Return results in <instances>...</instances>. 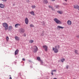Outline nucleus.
I'll use <instances>...</instances> for the list:
<instances>
[{
	"mask_svg": "<svg viewBox=\"0 0 79 79\" xmlns=\"http://www.w3.org/2000/svg\"><path fill=\"white\" fill-rule=\"evenodd\" d=\"M59 28H61V29H63L64 28V27H62L60 26H57V29H59Z\"/></svg>",
	"mask_w": 79,
	"mask_h": 79,
	"instance_id": "f3484780",
	"label": "nucleus"
},
{
	"mask_svg": "<svg viewBox=\"0 0 79 79\" xmlns=\"http://www.w3.org/2000/svg\"><path fill=\"white\" fill-rule=\"evenodd\" d=\"M78 51L77 50H75V53H76V54H78V53L77 52H78Z\"/></svg>",
	"mask_w": 79,
	"mask_h": 79,
	"instance_id": "5701e85b",
	"label": "nucleus"
},
{
	"mask_svg": "<svg viewBox=\"0 0 79 79\" xmlns=\"http://www.w3.org/2000/svg\"><path fill=\"white\" fill-rule=\"evenodd\" d=\"M44 3H48V1L47 0H44L43 1Z\"/></svg>",
	"mask_w": 79,
	"mask_h": 79,
	"instance_id": "f8f14e48",
	"label": "nucleus"
},
{
	"mask_svg": "<svg viewBox=\"0 0 79 79\" xmlns=\"http://www.w3.org/2000/svg\"><path fill=\"white\" fill-rule=\"evenodd\" d=\"M54 71L55 72H56V70H52V71H51V72H54Z\"/></svg>",
	"mask_w": 79,
	"mask_h": 79,
	"instance_id": "bb28decb",
	"label": "nucleus"
},
{
	"mask_svg": "<svg viewBox=\"0 0 79 79\" xmlns=\"http://www.w3.org/2000/svg\"><path fill=\"white\" fill-rule=\"evenodd\" d=\"M64 1L66 2H67V0H64Z\"/></svg>",
	"mask_w": 79,
	"mask_h": 79,
	"instance_id": "4c0bfd02",
	"label": "nucleus"
},
{
	"mask_svg": "<svg viewBox=\"0 0 79 79\" xmlns=\"http://www.w3.org/2000/svg\"><path fill=\"white\" fill-rule=\"evenodd\" d=\"M25 31V30H24L23 29H22L21 30V33H24V31Z\"/></svg>",
	"mask_w": 79,
	"mask_h": 79,
	"instance_id": "9b49d317",
	"label": "nucleus"
},
{
	"mask_svg": "<svg viewBox=\"0 0 79 79\" xmlns=\"http://www.w3.org/2000/svg\"><path fill=\"white\" fill-rule=\"evenodd\" d=\"M9 30H10V29H13V27L11 26H10L9 27Z\"/></svg>",
	"mask_w": 79,
	"mask_h": 79,
	"instance_id": "aec40b11",
	"label": "nucleus"
},
{
	"mask_svg": "<svg viewBox=\"0 0 79 79\" xmlns=\"http://www.w3.org/2000/svg\"><path fill=\"white\" fill-rule=\"evenodd\" d=\"M73 7L75 9H78V8H79V6L78 5H74Z\"/></svg>",
	"mask_w": 79,
	"mask_h": 79,
	"instance_id": "6e6552de",
	"label": "nucleus"
},
{
	"mask_svg": "<svg viewBox=\"0 0 79 79\" xmlns=\"http://www.w3.org/2000/svg\"><path fill=\"white\" fill-rule=\"evenodd\" d=\"M3 27L5 28V31L8 30V24L6 23H3L2 24Z\"/></svg>",
	"mask_w": 79,
	"mask_h": 79,
	"instance_id": "f03ea898",
	"label": "nucleus"
},
{
	"mask_svg": "<svg viewBox=\"0 0 79 79\" xmlns=\"http://www.w3.org/2000/svg\"><path fill=\"white\" fill-rule=\"evenodd\" d=\"M51 9H52V10L53 11V10H54V9H53V8L52 7L51 8Z\"/></svg>",
	"mask_w": 79,
	"mask_h": 79,
	"instance_id": "c756f323",
	"label": "nucleus"
},
{
	"mask_svg": "<svg viewBox=\"0 0 79 79\" xmlns=\"http://www.w3.org/2000/svg\"><path fill=\"white\" fill-rule=\"evenodd\" d=\"M15 40H19V38L16 36L15 37Z\"/></svg>",
	"mask_w": 79,
	"mask_h": 79,
	"instance_id": "dca6fc26",
	"label": "nucleus"
},
{
	"mask_svg": "<svg viewBox=\"0 0 79 79\" xmlns=\"http://www.w3.org/2000/svg\"><path fill=\"white\" fill-rule=\"evenodd\" d=\"M44 32H45V31H42V32L41 33V35H44Z\"/></svg>",
	"mask_w": 79,
	"mask_h": 79,
	"instance_id": "4be33fe9",
	"label": "nucleus"
},
{
	"mask_svg": "<svg viewBox=\"0 0 79 79\" xmlns=\"http://www.w3.org/2000/svg\"><path fill=\"white\" fill-rule=\"evenodd\" d=\"M66 68L67 69H68V66L67 65L66 66Z\"/></svg>",
	"mask_w": 79,
	"mask_h": 79,
	"instance_id": "473e14b6",
	"label": "nucleus"
},
{
	"mask_svg": "<svg viewBox=\"0 0 79 79\" xmlns=\"http://www.w3.org/2000/svg\"><path fill=\"white\" fill-rule=\"evenodd\" d=\"M5 7V5L2 4H0V8H3Z\"/></svg>",
	"mask_w": 79,
	"mask_h": 79,
	"instance_id": "1a4fd4ad",
	"label": "nucleus"
},
{
	"mask_svg": "<svg viewBox=\"0 0 79 79\" xmlns=\"http://www.w3.org/2000/svg\"><path fill=\"white\" fill-rule=\"evenodd\" d=\"M20 26V25L19 24H16L15 25V27H16V28L18 27V26Z\"/></svg>",
	"mask_w": 79,
	"mask_h": 79,
	"instance_id": "4468645a",
	"label": "nucleus"
},
{
	"mask_svg": "<svg viewBox=\"0 0 79 79\" xmlns=\"http://www.w3.org/2000/svg\"><path fill=\"white\" fill-rule=\"evenodd\" d=\"M22 60H23V61H25V58H23L22 59Z\"/></svg>",
	"mask_w": 79,
	"mask_h": 79,
	"instance_id": "2f4dec72",
	"label": "nucleus"
},
{
	"mask_svg": "<svg viewBox=\"0 0 79 79\" xmlns=\"http://www.w3.org/2000/svg\"><path fill=\"white\" fill-rule=\"evenodd\" d=\"M32 8L33 9L34 8H35V5H33L31 6Z\"/></svg>",
	"mask_w": 79,
	"mask_h": 79,
	"instance_id": "393cba45",
	"label": "nucleus"
},
{
	"mask_svg": "<svg viewBox=\"0 0 79 79\" xmlns=\"http://www.w3.org/2000/svg\"><path fill=\"white\" fill-rule=\"evenodd\" d=\"M51 1H52V2H54V1H55V0H51Z\"/></svg>",
	"mask_w": 79,
	"mask_h": 79,
	"instance_id": "e433bc0d",
	"label": "nucleus"
},
{
	"mask_svg": "<svg viewBox=\"0 0 79 79\" xmlns=\"http://www.w3.org/2000/svg\"><path fill=\"white\" fill-rule=\"evenodd\" d=\"M51 74H52V75H53V72H52Z\"/></svg>",
	"mask_w": 79,
	"mask_h": 79,
	"instance_id": "f704fd0d",
	"label": "nucleus"
},
{
	"mask_svg": "<svg viewBox=\"0 0 79 79\" xmlns=\"http://www.w3.org/2000/svg\"><path fill=\"white\" fill-rule=\"evenodd\" d=\"M76 37H77V38H79V35H77Z\"/></svg>",
	"mask_w": 79,
	"mask_h": 79,
	"instance_id": "7c9ffc66",
	"label": "nucleus"
},
{
	"mask_svg": "<svg viewBox=\"0 0 79 79\" xmlns=\"http://www.w3.org/2000/svg\"><path fill=\"white\" fill-rule=\"evenodd\" d=\"M64 61H65V59H61V62H62V63H63L64 62Z\"/></svg>",
	"mask_w": 79,
	"mask_h": 79,
	"instance_id": "a211bd4d",
	"label": "nucleus"
},
{
	"mask_svg": "<svg viewBox=\"0 0 79 79\" xmlns=\"http://www.w3.org/2000/svg\"><path fill=\"white\" fill-rule=\"evenodd\" d=\"M43 47L44 48L45 51H46V52H47V49L48 48V47H47V46L45 45H44L43 46Z\"/></svg>",
	"mask_w": 79,
	"mask_h": 79,
	"instance_id": "39448f33",
	"label": "nucleus"
},
{
	"mask_svg": "<svg viewBox=\"0 0 79 79\" xmlns=\"http://www.w3.org/2000/svg\"><path fill=\"white\" fill-rule=\"evenodd\" d=\"M9 76H11V75H10Z\"/></svg>",
	"mask_w": 79,
	"mask_h": 79,
	"instance_id": "ea45409f",
	"label": "nucleus"
},
{
	"mask_svg": "<svg viewBox=\"0 0 79 79\" xmlns=\"http://www.w3.org/2000/svg\"><path fill=\"white\" fill-rule=\"evenodd\" d=\"M64 5H67V4L66 3H64Z\"/></svg>",
	"mask_w": 79,
	"mask_h": 79,
	"instance_id": "c9c22d12",
	"label": "nucleus"
},
{
	"mask_svg": "<svg viewBox=\"0 0 79 79\" xmlns=\"http://www.w3.org/2000/svg\"><path fill=\"white\" fill-rule=\"evenodd\" d=\"M30 14H31V15H35L34 12L33 11H32L30 12Z\"/></svg>",
	"mask_w": 79,
	"mask_h": 79,
	"instance_id": "2eb2a0df",
	"label": "nucleus"
},
{
	"mask_svg": "<svg viewBox=\"0 0 79 79\" xmlns=\"http://www.w3.org/2000/svg\"><path fill=\"white\" fill-rule=\"evenodd\" d=\"M57 12L58 13H59V14H62V13H63V12H62V11H58Z\"/></svg>",
	"mask_w": 79,
	"mask_h": 79,
	"instance_id": "6ab92c4d",
	"label": "nucleus"
},
{
	"mask_svg": "<svg viewBox=\"0 0 79 79\" xmlns=\"http://www.w3.org/2000/svg\"><path fill=\"white\" fill-rule=\"evenodd\" d=\"M67 24L68 25H71V21L70 20H68L67 21Z\"/></svg>",
	"mask_w": 79,
	"mask_h": 79,
	"instance_id": "9d476101",
	"label": "nucleus"
},
{
	"mask_svg": "<svg viewBox=\"0 0 79 79\" xmlns=\"http://www.w3.org/2000/svg\"><path fill=\"white\" fill-rule=\"evenodd\" d=\"M15 4H13V6H15Z\"/></svg>",
	"mask_w": 79,
	"mask_h": 79,
	"instance_id": "58836bf2",
	"label": "nucleus"
},
{
	"mask_svg": "<svg viewBox=\"0 0 79 79\" xmlns=\"http://www.w3.org/2000/svg\"><path fill=\"white\" fill-rule=\"evenodd\" d=\"M3 2H6V1H7V0H2Z\"/></svg>",
	"mask_w": 79,
	"mask_h": 79,
	"instance_id": "c85d7f7f",
	"label": "nucleus"
},
{
	"mask_svg": "<svg viewBox=\"0 0 79 79\" xmlns=\"http://www.w3.org/2000/svg\"><path fill=\"white\" fill-rule=\"evenodd\" d=\"M49 8H52V7L50 6H49Z\"/></svg>",
	"mask_w": 79,
	"mask_h": 79,
	"instance_id": "72a5a7b5",
	"label": "nucleus"
},
{
	"mask_svg": "<svg viewBox=\"0 0 79 79\" xmlns=\"http://www.w3.org/2000/svg\"><path fill=\"white\" fill-rule=\"evenodd\" d=\"M37 60H39V61H40L41 63H43V60H40V57H37Z\"/></svg>",
	"mask_w": 79,
	"mask_h": 79,
	"instance_id": "423d86ee",
	"label": "nucleus"
},
{
	"mask_svg": "<svg viewBox=\"0 0 79 79\" xmlns=\"http://www.w3.org/2000/svg\"><path fill=\"white\" fill-rule=\"evenodd\" d=\"M54 21L57 23V24H61V22L57 18H55Z\"/></svg>",
	"mask_w": 79,
	"mask_h": 79,
	"instance_id": "20e7f679",
	"label": "nucleus"
},
{
	"mask_svg": "<svg viewBox=\"0 0 79 79\" xmlns=\"http://www.w3.org/2000/svg\"><path fill=\"white\" fill-rule=\"evenodd\" d=\"M19 51L18 49H17L15 52V55H17V54H18V53Z\"/></svg>",
	"mask_w": 79,
	"mask_h": 79,
	"instance_id": "ddd939ff",
	"label": "nucleus"
},
{
	"mask_svg": "<svg viewBox=\"0 0 79 79\" xmlns=\"http://www.w3.org/2000/svg\"><path fill=\"white\" fill-rule=\"evenodd\" d=\"M25 23L26 24H28L29 23V20H28V19L27 18H26L25 19Z\"/></svg>",
	"mask_w": 79,
	"mask_h": 79,
	"instance_id": "0eeeda50",
	"label": "nucleus"
},
{
	"mask_svg": "<svg viewBox=\"0 0 79 79\" xmlns=\"http://www.w3.org/2000/svg\"><path fill=\"white\" fill-rule=\"evenodd\" d=\"M29 42L30 43H33L34 42V40H30L29 41Z\"/></svg>",
	"mask_w": 79,
	"mask_h": 79,
	"instance_id": "412c9836",
	"label": "nucleus"
},
{
	"mask_svg": "<svg viewBox=\"0 0 79 79\" xmlns=\"http://www.w3.org/2000/svg\"><path fill=\"white\" fill-rule=\"evenodd\" d=\"M30 26L31 27H34V25L32 24H31L30 25Z\"/></svg>",
	"mask_w": 79,
	"mask_h": 79,
	"instance_id": "a878e982",
	"label": "nucleus"
},
{
	"mask_svg": "<svg viewBox=\"0 0 79 79\" xmlns=\"http://www.w3.org/2000/svg\"><path fill=\"white\" fill-rule=\"evenodd\" d=\"M55 7L56 8H59L60 7V6H59V5H56L55 6Z\"/></svg>",
	"mask_w": 79,
	"mask_h": 79,
	"instance_id": "b1692460",
	"label": "nucleus"
},
{
	"mask_svg": "<svg viewBox=\"0 0 79 79\" xmlns=\"http://www.w3.org/2000/svg\"><path fill=\"white\" fill-rule=\"evenodd\" d=\"M6 39L7 40H8V39H9V38L7 36L6 37Z\"/></svg>",
	"mask_w": 79,
	"mask_h": 79,
	"instance_id": "cd10ccee",
	"label": "nucleus"
},
{
	"mask_svg": "<svg viewBox=\"0 0 79 79\" xmlns=\"http://www.w3.org/2000/svg\"><path fill=\"white\" fill-rule=\"evenodd\" d=\"M38 51V48L36 46H34L33 47V52L34 53H36Z\"/></svg>",
	"mask_w": 79,
	"mask_h": 79,
	"instance_id": "7ed1b4c3",
	"label": "nucleus"
},
{
	"mask_svg": "<svg viewBox=\"0 0 79 79\" xmlns=\"http://www.w3.org/2000/svg\"><path fill=\"white\" fill-rule=\"evenodd\" d=\"M57 48H58V49H57ZM60 48V46L58 45L57 46H56L55 47V48H52V50L54 51V53H58V49Z\"/></svg>",
	"mask_w": 79,
	"mask_h": 79,
	"instance_id": "f257e3e1",
	"label": "nucleus"
}]
</instances>
